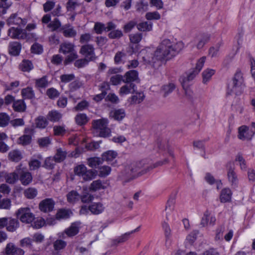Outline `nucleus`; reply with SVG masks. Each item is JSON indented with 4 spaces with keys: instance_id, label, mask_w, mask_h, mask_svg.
Returning <instances> with one entry per match:
<instances>
[{
    "instance_id": "nucleus-6",
    "label": "nucleus",
    "mask_w": 255,
    "mask_h": 255,
    "mask_svg": "<svg viewBox=\"0 0 255 255\" xmlns=\"http://www.w3.org/2000/svg\"><path fill=\"white\" fill-rule=\"evenodd\" d=\"M75 46L70 42H64L60 45L59 51L64 54H69L65 59L66 63L70 62L78 57L76 51L74 49Z\"/></svg>"
},
{
    "instance_id": "nucleus-28",
    "label": "nucleus",
    "mask_w": 255,
    "mask_h": 255,
    "mask_svg": "<svg viewBox=\"0 0 255 255\" xmlns=\"http://www.w3.org/2000/svg\"><path fill=\"white\" fill-rule=\"evenodd\" d=\"M215 73V70L213 69L207 68L205 69L202 73L203 84H206L211 79L212 77Z\"/></svg>"
},
{
    "instance_id": "nucleus-8",
    "label": "nucleus",
    "mask_w": 255,
    "mask_h": 255,
    "mask_svg": "<svg viewBox=\"0 0 255 255\" xmlns=\"http://www.w3.org/2000/svg\"><path fill=\"white\" fill-rule=\"evenodd\" d=\"M8 34L12 39L27 40L30 37V33H27L25 30L15 27L9 28Z\"/></svg>"
},
{
    "instance_id": "nucleus-21",
    "label": "nucleus",
    "mask_w": 255,
    "mask_h": 255,
    "mask_svg": "<svg viewBox=\"0 0 255 255\" xmlns=\"http://www.w3.org/2000/svg\"><path fill=\"white\" fill-rule=\"evenodd\" d=\"M7 23L9 24H15L19 26H24L27 21L25 19H22L17 16L16 14H12L7 19Z\"/></svg>"
},
{
    "instance_id": "nucleus-30",
    "label": "nucleus",
    "mask_w": 255,
    "mask_h": 255,
    "mask_svg": "<svg viewBox=\"0 0 255 255\" xmlns=\"http://www.w3.org/2000/svg\"><path fill=\"white\" fill-rule=\"evenodd\" d=\"M67 152L61 148H58L56 150V153L53 157L56 162H61L63 161L67 156Z\"/></svg>"
},
{
    "instance_id": "nucleus-50",
    "label": "nucleus",
    "mask_w": 255,
    "mask_h": 255,
    "mask_svg": "<svg viewBox=\"0 0 255 255\" xmlns=\"http://www.w3.org/2000/svg\"><path fill=\"white\" fill-rule=\"evenodd\" d=\"M145 18L148 20H159L161 18L160 14L157 11L148 12L145 14Z\"/></svg>"
},
{
    "instance_id": "nucleus-29",
    "label": "nucleus",
    "mask_w": 255,
    "mask_h": 255,
    "mask_svg": "<svg viewBox=\"0 0 255 255\" xmlns=\"http://www.w3.org/2000/svg\"><path fill=\"white\" fill-rule=\"evenodd\" d=\"M12 108L16 112H23L26 110V106L23 100H18L14 101Z\"/></svg>"
},
{
    "instance_id": "nucleus-60",
    "label": "nucleus",
    "mask_w": 255,
    "mask_h": 255,
    "mask_svg": "<svg viewBox=\"0 0 255 255\" xmlns=\"http://www.w3.org/2000/svg\"><path fill=\"white\" fill-rule=\"evenodd\" d=\"M75 121L78 125H83L88 122V119L85 114H80L75 117Z\"/></svg>"
},
{
    "instance_id": "nucleus-5",
    "label": "nucleus",
    "mask_w": 255,
    "mask_h": 255,
    "mask_svg": "<svg viewBox=\"0 0 255 255\" xmlns=\"http://www.w3.org/2000/svg\"><path fill=\"white\" fill-rule=\"evenodd\" d=\"M108 120L107 119H101L92 122L93 128L99 132L101 137H107L111 134V129L108 127Z\"/></svg>"
},
{
    "instance_id": "nucleus-46",
    "label": "nucleus",
    "mask_w": 255,
    "mask_h": 255,
    "mask_svg": "<svg viewBox=\"0 0 255 255\" xmlns=\"http://www.w3.org/2000/svg\"><path fill=\"white\" fill-rule=\"evenodd\" d=\"M20 246L22 248H33V240L29 237L24 238L19 241Z\"/></svg>"
},
{
    "instance_id": "nucleus-10",
    "label": "nucleus",
    "mask_w": 255,
    "mask_h": 255,
    "mask_svg": "<svg viewBox=\"0 0 255 255\" xmlns=\"http://www.w3.org/2000/svg\"><path fill=\"white\" fill-rule=\"evenodd\" d=\"M255 134V129H250V127L242 126L238 128V137L240 139L250 140Z\"/></svg>"
},
{
    "instance_id": "nucleus-59",
    "label": "nucleus",
    "mask_w": 255,
    "mask_h": 255,
    "mask_svg": "<svg viewBox=\"0 0 255 255\" xmlns=\"http://www.w3.org/2000/svg\"><path fill=\"white\" fill-rule=\"evenodd\" d=\"M59 92L54 88H49L46 91V95L51 99L57 98L59 96Z\"/></svg>"
},
{
    "instance_id": "nucleus-34",
    "label": "nucleus",
    "mask_w": 255,
    "mask_h": 255,
    "mask_svg": "<svg viewBox=\"0 0 255 255\" xmlns=\"http://www.w3.org/2000/svg\"><path fill=\"white\" fill-rule=\"evenodd\" d=\"M8 157L12 161L18 162L22 158L21 152L18 150H13L9 152Z\"/></svg>"
},
{
    "instance_id": "nucleus-26",
    "label": "nucleus",
    "mask_w": 255,
    "mask_h": 255,
    "mask_svg": "<svg viewBox=\"0 0 255 255\" xmlns=\"http://www.w3.org/2000/svg\"><path fill=\"white\" fill-rule=\"evenodd\" d=\"M61 29L63 30V35L66 37H74L77 34V32L73 27L69 25L63 26Z\"/></svg>"
},
{
    "instance_id": "nucleus-61",
    "label": "nucleus",
    "mask_w": 255,
    "mask_h": 255,
    "mask_svg": "<svg viewBox=\"0 0 255 255\" xmlns=\"http://www.w3.org/2000/svg\"><path fill=\"white\" fill-rule=\"evenodd\" d=\"M123 35V32L119 29L112 30L108 34V36L111 39H119L122 37Z\"/></svg>"
},
{
    "instance_id": "nucleus-41",
    "label": "nucleus",
    "mask_w": 255,
    "mask_h": 255,
    "mask_svg": "<svg viewBox=\"0 0 255 255\" xmlns=\"http://www.w3.org/2000/svg\"><path fill=\"white\" fill-rule=\"evenodd\" d=\"M198 74V73L195 71L194 69L187 74L186 77H184L181 79V84H183L186 83L188 84V83L191 81Z\"/></svg>"
},
{
    "instance_id": "nucleus-57",
    "label": "nucleus",
    "mask_w": 255,
    "mask_h": 255,
    "mask_svg": "<svg viewBox=\"0 0 255 255\" xmlns=\"http://www.w3.org/2000/svg\"><path fill=\"white\" fill-rule=\"evenodd\" d=\"M221 46L220 44H218L215 46L210 48L209 50V55L212 58L217 57L219 55V51Z\"/></svg>"
},
{
    "instance_id": "nucleus-32",
    "label": "nucleus",
    "mask_w": 255,
    "mask_h": 255,
    "mask_svg": "<svg viewBox=\"0 0 255 255\" xmlns=\"http://www.w3.org/2000/svg\"><path fill=\"white\" fill-rule=\"evenodd\" d=\"M136 27L140 31H150L152 29V23L150 21H143L137 24Z\"/></svg>"
},
{
    "instance_id": "nucleus-16",
    "label": "nucleus",
    "mask_w": 255,
    "mask_h": 255,
    "mask_svg": "<svg viewBox=\"0 0 255 255\" xmlns=\"http://www.w3.org/2000/svg\"><path fill=\"white\" fill-rule=\"evenodd\" d=\"M227 176L228 180L231 184L232 186H236L238 183V178L234 171V168L232 167V164L231 163H230L228 165Z\"/></svg>"
},
{
    "instance_id": "nucleus-45",
    "label": "nucleus",
    "mask_w": 255,
    "mask_h": 255,
    "mask_svg": "<svg viewBox=\"0 0 255 255\" xmlns=\"http://www.w3.org/2000/svg\"><path fill=\"white\" fill-rule=\"evenodd\" d=\"M48 27L50 28L52 31H56L58 30L61 27V23L59 19L55 18L48 25Z\"/></svg>"
},
{
    "instance_id": "nucleus-1",
    "label": "nucleus",
    "mask_w": 255,
    "mask_h": 255,
    "mask_svg": "<svg viewBox=\"0 0 255 255\" xmlns=\"http://www.w3.org/2000/svg\"><path fill=\"white\" fill-rule=\"evenodd\" d=\"M184 44L182 41L174 42L169 39L161 41L151 58L143 57V60L146 63H154L157 61L169 59L176 55L184 48Z\"/></svg>"
},
{
    "instance_id": "nucleus-17",
    "label": "nucleus",
    "mask_w": 255,
    "mask_h": 255,
    "mask_svg": "<svg viewBox=\"0 0 255 255\" xmlns=\"http://www.w3.org/2000/svg\"><path fill=\"white\" fill-rule=\"evenodd\" d=\"M8 49L10 55L14 56H18L21 49V45L17 41H12L9 42Z\"/></svg>"
},
{
    "instance_id": "nucleus-51",
    "label": "nucleus",
    "mask_w": 255,
    "mask_h": 255,
    "mask_svg": "<svg viewBox=\"0 0 255 255\" xmlns=\"http://www.w3.org/2000/svg\"><path fill=\"white\" fill-rule=\"evenodd\" d=\"M183 89L184 90V93L186 97L189 99L192 100L194 97V93L189 86V84L184 83L182 84Z\"/></svg>"
},
{
    "instance_id": "nucleus-40",
    "label": "nucleus",
    "mask_w": 255,
    "mask_h": 255,
    "mask_svg": "<svg viewBox=\"0 0 255 255\" xmlns=\"http://www.w3.org/2000/svg\"><path fill=\"white\" fill-rule=\"evenodd\" d=\"M21 95L24 99H31L34 97V92L31 87H27L21 90Z\"/></svg>"
},
{
    "instance_id": "nucleus-44",
    "label": "nucleus",
    "mask_w": 255,
    "mask_h": 255,
    "mask_svg": "<svg viewBox=\"0 0 255 255\" xmlns=\"http://www.w3.org/2000/svg\"><path fill=\"white\" fill-rule=\"evenodd\" d=\"M102 163V160L97 157H91L87 159V164L92 168L96 167Z\"/></svg>"
},
{
    "instance_id": "nucleus-12",
    "label": "nucleus",
    "mask_w": 255,
    "mask_h": 255,
    "mask_svg": "<svg viewBox=\"0 0 255 255\" xmlns=\"http://www.w3.org/2000/svg\"><path fill=\"white\" fill-rule=\"evenodd\" d=\"M79 226L80 223L78 222L72 223L69 228L64 230V232L59 233V237L61 239H65V235L69 237L76 235L79 232Z\"/></svg>"
},
{
    "instance_id": "nucleus-27",
    "label": "nucleus",
    "mask_w": 255,
    "mask_h": 255,
    "mask_svg": "<svg viewBox=\"0 0 255 255\" xmlns=\"http://www.w3.org/2000/svg\"><path fill=\"white\" fill-rule=\"evenodd\" d=\"M62 114L56 110H52L48 112L47 118V120L52 122H58L62 118Z\"/></svg>"
},
{
    "instance_id": "nucleus-36",
    "label": "nucleus",
    "mask_w": 255,
    "mask_h": 255,
    "mask_svg": "<svg viewBox=\"0 0 255 255\" xmlns=\"http://www.w3.org/2000/svg\"><path fill=\"white\" fill-rule=\"evenodd\" d=\"M67 201L71 203H74L80 199V195L74 190L70 191L67 195Z\"/></svg>"
},
{
    "instance_id": "nucleus-35",
    "label": "nucleus",
    "mask_w": 255,
    "mask_h": 255,
    "mask_svg": "<svg viewBox=\"0 0 255 255\" xmlns=\"http://www.w3.org/2000/svg\"><path fill=\"white\" fill-rule=\"evenodd\" d=\"M144 98V96L142 93H138L129 98L128 101L130 104H139L143 101Z\"/></svg>"
},
{
    "instance_id": "nucleus-52",
    "label": "nucleus",
    "mask_w": 255,
    "mask_h": 255,
    "mask_svg": "<svg viewBox=\"0 0 255 255\" xmlns=\"http://www.w3.org/2000/svg\"><path fill=\"white\" fill-rule=\"evenodd\" d=\"M48 82L46 76L35 80V86L38 88H45L48 86Z\"/></svg>"
},
{
    "instance_id": "nucleus-58",
    "label": "nucleus",
    "mask_w": 255,
    "mask_h": 255,
    "mask_svg": "<svg viewBox=\"0 0 255 255\" xmlns=\"http://www.w3.org/2000/svg\"><path fill=\"white\" fill-rule=\"evenodd\" d=\"M9 121V117L4 113H0V126L5 127L8 125Z\"/></svg>"
},
{
    "instance_id": "nucleus-42",
    "label": "nucleus",
    "mask_w": 255,
    "mask_h": 255,
    "mask_svg": "<svg viewBox=\"0 0 255 255\" xmlns=\"http://www.w3.org/2000/svg\"><path fill=\"white\" fill-rule=\"evenodd\" d=\"M111 172V168L110 166L104 165L98 169V175L101 177H105L109 175Z\"/></svg>"
},
{
    "instance_id": "nucleus-9",
    "label": "nucleus",
    "mask_w": 255,
    "mask_h": 255,
    "mask_svg": "<svg viewBox=\"0 0 255 255\" xmlns=\"http://www.w3.org/2000/svg\"><path fill=\"white\" fill-rule=\"evenodd\" d=\"M21 166V165L17 166L15 171L19 174V180L21 184L23 185H27L32 181V177L29 172L22 168Z\"/></svg>"
},
{
    "instance_id": "nucleus-38",
    "label": "nucleus",
    "mask_w": 255,
    "mask_h": 255,
    "mask_svg": "<svg viewBox=\"0 0 255 255\" xmlns=\"http://www.w3.org/2000/svg\"><path fill=\"white\" fill-rule=\"evenodd\" d=\"M19 68L22 71L29 72L33 69V66L30 61L24 60L19 65Z\"/></svg>"
},
{
    "instance_id": "nucleus-24",
    "label": "nucleus",
    "mask_w": 255,
    "mask_h": 255,
    "mask_svg": "<svg viewBox=\"0 0 255 255\" xmlns=\"http://www.w3.org/2000/svg\"><path fill=\"white\" fill-rule=\"evenodd\" d=\"M232 192L229 188L223 189L220 194V199L222 203L230 202L232 198Z\"/></svg>"
},
{
    "instance_id": "nucleus-7",
    "label": "nucleus",
    "mask_w": 255,
    "mask_h": 255,
    "mask_svg": "<svg viewBox=\"0 0 255 255\" xmlns=\"http://www.w3.org/2000/svg\"><path fill=\"white\" fill-rule=\"evenodd\" d=\"M15 214L17 219L24 223H30L34 219V215L28 207L19 208Z\"/></svg>"
},
{
    "instance_id": "nucleus-4",
    "label": "nucleus",
    "mask_w": 255,
    "mask_h": 255,
    "mask_svg": "<svg viewBox=\"0 0 255 255\" xmlns=\"http://www.w3.org/2000/svg\"><path fill=\"white\" fill-rule=\"evenodd\" d=\"M244 86L243 74L241 72H237L235 74L232 83L229 85L228 90L231 93L237 95L243 92Z\"/></svg>"
},
{
    "instance_id": "nucleus-64",
    "label": "nucleus",
    "mask_w": 255,
    "mask_h": 255,
    "mask_svg": "<svg viewBox=\"0 0 255 255\" xmlns=\"http://www.w3.org/2000/svg\"><path fill=\"white\" fill-rule=\"evenodd\" d=\"M124 80L123 76L117 74L111 77L110 82L113 85H117L120 84Z\"/></svg>"
},
{
    "instance_id": "nucleus-63",
    "label": "nucleus",
    "mask_w": 255,
    "mask_h": 255,
    "mask_svg": "<svg viewBox=\"0 0 255 255\" xmlns=\"http://www.w3.org/2000/svg\"><path fill=\"white\" fill-rule=\"evenodd\" d=\"M31 140V136L29 135H23L18 138V143L23 145H26L30 143Z\"/></svg>"
},
{
    "instance_id": "nucleus-47",
    "label": "nucleus",
    "mask_w": 255,
    "mask_h": 255,
    "mask_svg": "<svg viewBox=\"0 0 255 255\" xmlns=\"http://www.w3.org/2000/svg\"><path fill=\"white\" fill-rule=\"evenodd\" d=\"M138 229L139 227L137 228L136 229L134 230L131 231V232L126 233L125 234L121 236V237H120L117 239H116L115 241L117 243L125 242V241L128 240L131 234L135 233L136 231H138Z\"/></svg>"
},
{
    "instance_id": "nucleus-37",
    "label": "nucleus",
    "mask_w": 255,
    "mask_h": 255,
    "mask_svg": "<svg viewBox=\"0 0 255 255\" xmlns=\"http://www.w3.org/2000/svg\"><path fill=\"white\" fill-rule=\"evenodd\" d=\"M175 85L174 83H170L162 86L161 91L163 93V96L166 97L172 92L175 89Z\"/></svg>"
},
{
    "instance_id": "nucleus-48",
    "label": "nucleus",
    "mask_w": 255,
    "mask_h": 255,
    "mask_svg": "<svg viewBox=\"0 0 255 255\" xmlns=\"http://www.w3.org/2000/svg\"><path fill=\"white\" fill-rule=\"evenodd\" d=\"M67 245V243L62 239H58L53 243V247L55 251L63 250Z\"/></svg>"
},
{
    "instance_id": "nucleus-23",
    "label": "nucleus",
    "mask_w": 255,
    "mask_h": 255,
    "mask_svg": "<svg viewBox=\"0 0 255 255\" xmlns=\"http://www.w3.org/2000/svg\"><path fill=\"white\" fill-rule=\"evenodd\" d=\"M89 210L95 215L101 214L104 210V207L101 203H94L89 206Z\"/></svg>"
},
{
    "instance_id": "nucleus-18",
    "label": "nucleus",
    "mask_w": 255,
    "mask_h": 255,
    "mask_svg": "<svg viewBox=\"0 0 255 255\" xmlns=\"http://www.w3.org/2000/svg\"><path fill=\"white\" fill-rule=\"evenodd\" d=\"M210 35L208 34H202L198 35L195 40L197 49H200L202 48L210 40Z\"/></svg>"
},
{
    "instance_id": "nucleus-33",
    "label": "nucleus",
    "mask_w": 255,
    "mask_h": 255,
    "mask_svg": "<svg viewBox=\"0 0 255 255\" xmlns=\"http://www.w3.org/2000/svg\"><path fill=\"white\" fill-rule=\"evenodd\" d=\"M118 155V153L114 150H108L102 154V160L107 162H110L115 159Z\"/></svg>"
},
{
    "instance_id": "nucleus-53",
    "label": "nucleus",
    "mask_w": 255,
    "mask_h": 255,
    "mask_svg": "<svg viewBox=\"0 0 255 255\" xmlns=\"http://www.w3.org/2000/svg\"><path fill=\"white\" fill-rule=\"evenodd\" d=\"M37 194L36 189L33 188H28L24 192L25 196L28 199L34 198Z\"/></svg>"
},
{
    "instance_id": "nucleus-3",
    "label": "nucleus",
    "mask_w": 255,
    "mask_h": 255,
    "mask_svg": "<svg viewBox=\"0 0 255 255\" xmlns=\"http://www.w3.org/2000/svg\"><path fill=\"white\" fill-rule=\"evenodd\" d=\"M75 175L78 176L85 181L92 180L97 174L96 171L92 169H88L83 164L76 165L73 169Z\"/></svg>"
},
{
    "instance_id": "nucleus-14",
    "label": "nucleus",
    "mask_w": 255,
    "mask_h": 255,
    "mask_svg": "<svg viewBox=\"0 0 255 255\" xmlns=\"http://www.w3.org/2000/svg\"><path fill=\"white\" fill-rule=\"evenodd\" d=\"M55 203L51 198H47L42 200L39 205V208L41 211L47 213L49 212L54 208Z\"/></svg>"
},
{
    "instance_id": "nucleus-25",
    "label": "nucleus",
    "mask_w": 255,
    "mask_h": 255,
    "mask_svg": "<svg viewBox=\"0 0 255 255\" xmlns=\"http://www.w3.org/2000/svg\"><path fill=\"white\" fill-rule=\"evenodd\" d=\"M8 222L6 225V230L10 232H13L19 227V223L16 219L8 218Z\"/></svg>"
},
{
    "instance_id": "nucleus-55",
    "label": "nucleus",
    "mask_w": 255,
    "mask_h": 255,
    "mask_svg": "<svg viewBox=\"0 0 255 255\" xmlns=\"http://www.w3.org/2000/svg\"><path fill=\"white\" fill-rule=\"evenodd\" d=\"M104 188L102 181L100 180L94 181L90 185V189L92 191H97Z\"/></svg>"
},
{
    "instance_id": "nucleus-31",
    "label": "nucleus",
    "mask_w": 255,
    "mask_h": 255,
    "mask_svg": "<svg viewBox=\"0 0 255 255\" xmlns=\"http://www.w3.org/2000/svg\"><path fill=\"white\" fill-rule=\"evenodd\" d=\"M36 127L39 128H45L48 125V120L43 116H39L35 120Z\"/></svg>"
},
{
    "instance_id": "nucleus-54",
    "label": "nucleus",
    "mask_w": 255,
    "mask_h": 255,
    "mask_svg": "<svg viewBox=\"0 0 255 255\" xmlns=\"http://www.w3.org/2000/svg\"><path fill=\"white\" fill-rule=\"evenodd\" d=\"M29 169L31 170H35L38 169L40 165L41 162L38 159L31 158L29 163Z\"/></svg>"
},
{
    "instance_id": "nucleus-62",
    "label": "nucleus",
    "mask_w": 255,
    "mask_h": 255,
    "mask_svg": "<svg viewBox=\"0 0 255 255\" xmlns=\"http://www.w3.org/2000/svg\"><path fill=\"white\" fill-rule=\"evenodd\" d=\"M175 201L173 199H170L167 201V205L165 207V211L166 212V218L168 219V216L174 210V205Z\"/></svg>"
},
{
    "instance_id": "nucleus-20",
    "label": "nucleus",
    "mask_w": 255,
    "mask_h": 255,
    "mask_svg": "<svg viewBox=\"0 0 255 255\" xmlns=\"http://www.w3.org/2000/svg\"><path fill=\"white\" fill-rule=\"evenodd\" d=\"M109 117L114 120L120 122L126 117V112L123 109L114 110L110 113Z\"/></svg>"
},
{
    "instance_id": "nucleus-13",
    "label": "nucleus",
    "mask_w": 255,
    "mask_h": 255,
    "mask_svg": "<svg viewBox=\"0 0 255 255\" xmlns=\"http://www.w3.org/2000/svg\"><path fill=\"white\" fill-rule=\"evenodd\" d=\"M6 255H24V251L21 248H18L12 243H8L4 250Z\"/></svg>"
},
{
    "instance_id": "nucleus-43",
    "label": "nucleus",
    "mask_w": 255,
    "mask_h": 255,
    "mask_svg": "<svg viewBox=\"0 0 255 255\" xmlns=\"http://www.w3.org/2000/svg\"><path fill=\"white\" fill-rule=\"evenodd\" d=\"M72 214V213L69 210L60 209L56 214V218L58 219H67Z\"/></svg>"
},
{
    "instance_id": "nucleus-2",
    "label": "nucleus",
    "mask_w": 255,
    "mask_h": 255,
    "mask_svg": "<svg viewBox=\"0 0 255 255\" xmlns=\"http://www.w3.org/2000/svg\"><path fill=\"white\" fill-rule=\"evenodd\" d=\"M154 167H155V166L152 167L142 161L132 163L126 167V176L130 179H133L145 174Z\"/></svg>"
},
{
    "instance_id": "nucleus-49",
    "label": "nucleus",
    "mask_w": 255,
    "mask_h": 255,
    "mask_svg": "<svg viewBox=\"0 0 255 255\" xmlns=\"http://www.w3.org/2000/svg\"><path fill=\"white\" fill-rule=\"evenodd\" d=\"M55 162L53 157H48L45 159L43 166L46 169H52L54 167Z\"/></svg>"
},
{
    "instance_id": "nucleus-11",
    "label": "nucleus",
    "mask_w": 255,
    "mask_h": 255,
    "mask_svg": "<svg viewBox=\"0 0 255 255\" xmlns=\"http://www.w3.org/2000/svg\"><path fill=\"white\" fill-rule=\"evenodd\" d=\"M80 53L90 61L96 59L95 48L92 44H87L83 45L80 49Z\"/></svg>"
},
{
    "instance_id": "nucleus-15",
    "label": "nucleus",
    "mask_w": 255,
    "mask_h": 255,
    "mask_svg": "<svg viewBox=\"0 0 255 255\" xmlns=\"http://www.w3.org/2000/svg\"><path fill=\"white\" fill-rule=\"evenodd\" d=\"M216 221L215 217L212 215L209 211H206L201 219L200 224L202 227H206L208 225L214 226Z\"/></svg>"
},
{
    "instance_id": "nucleus-19",
    "label": "nucleus",
    "mask_w": 255,
    "mask_h": 255,
    "mask_svg": "<svg viewBox=\"0 0 255 255\" xmlns=\"http://www.w3.org/2000/svg\"><path fill=\"white\" fill-rule=\"evenodd\" d=\"M123 86L119 90V94L123 96L130 93H133L136 91V85L133 83H128Z\"/></svg>"
},
{
    "instance_id": "nucleus-56",
    "label": "nucleus",
    "mask_w": 255,
    "mask_h": 255,
    "mask_svg": "<svg viewBox=\"0 0 255 255\" xmlns=\"http://www.w3.org/2000/svg\"><path fill=\"white\" fill-rule=\"evenodd\" d=\"M53 131L55 135H63L66 132L65 127L64 126H55L53 127Z\"/></svg>"
},
{
    "instance_id": "nucleus-22",
    "label": "nucleus",
    "mask_w": 255,
    "mask_h": 255,
    "mask_svg": "<svg viewBox=\"0 0 255 255\" xmlns=\"http://www.w3.org/2000/svg\"><path fill=\"white\" fill-rule=\"evenodd\" d=\"M124 77L125 78L123 80L124 83H132L131 82L138 79V73L135 70H130L127 72Z\"/></svg>"
},
{
    "instance_id": "nucleus-39",
    "label": "nucleus",
    "mask_w": 255,
    "mask_h": 255,
    "mask_svg": "<svg viewBox=\"0 0 255 255\" xmlns=\"http://www.w3.org/2000/svg\"><path fill=\"white\" fill-rule=\"evenodd\" d=\"M18 173L16 171L6 174L5 175L6 182L9 184L14 183L18 179Z\"/></svg>"
}]
</instances>
